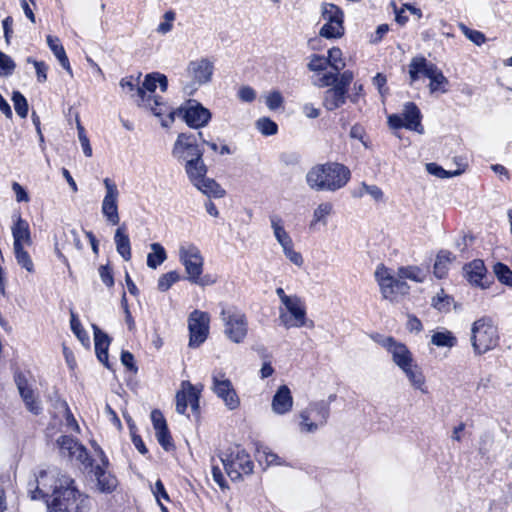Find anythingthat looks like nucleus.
Wrapping results in <instances>:
<instances>
[{"instance_id":"18","label":"nucleus","mask_w":512,"mask_h":512,"mask_svg":"<svg viewBox=\"0 0 512 512\" xmlns=\"http://www.w3.org/2000/svg\"><path fill=\"white\" fill-rule=\"evenodd\" d=\"M14 381L18 388L19 394L25 403L26 408L34 415H39L42 408L34 397V391L29 386L26 376L22 372H16Z\"/></svg>"},{"instance_id":"44","label":"nucleus","mask_w":512,"mask_h":512,"mask_svg":"<svg viewBox=\"0 0 512 512\" xmlns=\"http://www.w3.org/2000/svg\"><path fill=\"white\" fill-rule=\"evenodd\" d=\"M326 60L334 71L340 72L345 67V62L342 59V51L338 47H332L328 50Z\"/></svg>"},{"instance_id":"62","label":"nucleus","mask_w":512,"mask_h":512,"mask_svg":"<svg viewBox=\"0 0 512 512\" xmlns=\"http://www.w3.org/2000/svg\"><path fill=\"white\" fill-rule=\"evenodd\" d=\"M175 20V12L169 10L164 14V21L161 22L157 27V32L160 34H166L172 30V22Z\"/></svg>"},{"instance_id":"46","label":"nucleus","mask_w":512,"mask_h":512,"mask_svg":"<svg viewBox=\"0 0 512 512\" xmlns=\"http://www.w3.org/2000/svg\"><path fill=\"white\" fill-rule=\"evenodd\" d=\"M181 276L177 271H170L161 275L158 279L157 288L161 292L168 291L172 285L180 281Z\"/></svg>"},{"instance_id":"57","label":"nucleus","mask_w":512,"mask_h":512,"mask_svg":"<svg viewBox=\"0 0 512 512\" xmlns=\"http://www.w3.org/2000/svg\"><path fill=\"white\" fill-rule=\"evenodd\" d=\"M28 63H32L36 70L37 81L44 83L47 80L48 65L44 61H38L32 57L27 58Z\"/></svg>"},{"instance_id":"28","label":"nucleus","mask_w":512,"mask_h":512,"mask_svg":"<svg viewBox=\"0 0 512 512\" xmlns=\"http://www.w3.org/2000/svg\"><path fill=\"white\" fill-rule=\"evenodd\" d=\"M157 75L158 72H152L145 76L142 86L136 89V103L151 101V98L154 96L153 93L157 88Z\"/></svg>"},{"instance_id":"51","label":"nucleus","mask_w":512,"mask_h":512,"mask_svg":"<svg viewBox=\"0 0 512 512\" xmlns=\"http://www.w3.org/2000/svg\"><path fill=\"white\" fill-rule=\"evenodd\" d=\"M459 28L462 33L475 45L481 46L483 43H485L486 36L481 31L470 29L463 23L459 24Z\"/></svg>"},{"instance_id":"12","label":"nucleus","mask_w":512,"mask_h":512,"mask_svg":"<svg viewBox=\"0 0 512 512\" xmlns=\"http://www.w3.org/2000/svg\"><path fill=\"white\" fill-rule=\"evenodd\" d=\"M187 75L192 78L193 84L186 85L184 92L192 94L196 88L194 84L199 86L208 84L212 80L214 73V63L206 57L190 61L187 66Z\"/></svg>"},{"instance_id":"64","label":"nucleus","mask_w":512,"mask_h":512,"mask_svg":"<svg viewBox=\"0 0 512 512\" xmlns=\"http://www.w3.org/2000/svg\"><path fill=\"white\" fill-rule=\"evenodd\" d=\"M121 363L126 367V369L134 374L138 372V367L135 363L134 355L126 350L121 352Z\"/></svg>"},{"instance_id":"54","label":"nucleus","mask_w":512,"mask_h":512,"mask_svg":"<svg viewBox=\"0 0 512 512\" xmlns=\"http://www.w3.org/2000/svg\"><path fill=\"white\" fill-rule=\"evenodd\" d=\"M333 206L330 202H324L318 205L313 212L311 226L317 222L325 221V218L332 212Z\"/></svg>"},{"instance_id":"45","label":"nucleus","mask_w":512,"mask_h":512,"mask_svg":"<svg viewBox=\"0 0 512 512\" xmlns=\"http://www.w3.org/2000/svg\"><path fill=\"white\" fill-rule=\"evenodd\" d=\"M70 326L73 333L76 335V337L80 340V342L85 345L89 346L90 344V338L85 329L82 327V324L76 314L73 312L71 313V319H70Z\"/></svg>"},{"instance_id":"22","label":"nucleus","mask_w":512,"mask_h":512,"mask_svg":"<svg viewBox=\"0 0 512 512\" xmlns=\"http://www.w3.org/2000/svg\"><path fill=\"white\" fill-rule=\"evenodd\" d=\"M94 332V344L95 352L98 360L105 365L108 369H111V365L108 360V349L111 342L110 337L103 332L97 325H92Z\"/></svg>"},{"instance_id":"47","label":"nucleus","mask_w":512,"mask_h":512,"mask_svg":"<svg viewBox=\"0 0 512 512\" xmlns=\"http://www.w3.org/2000/svg\"><path fill=\"white\" fill-rule=\"evenodd\" d=\"M364 194L370 195L375 201H381L384 197L383 191L377 185H368L362 182L361 188L352 193L353 197H362Z\"/></svg>"},{"instance_id":"35","label":"nucleus","mask_w":512,"mask_h":512,"mask_svg":"<svg viewBox=\"0 0 512 512\" xmlns=\"http://www.w3.org/2000/svg\"><path fill=\"white\" fill-rule=\"evenodd\" d=\"M150 247L152 252L147 255V266L156 269L167 259V253L160 243H152Z\"/></svg>"},{"instance_id":"26","label":"nucleus","mask_w":512,"mask_h":512,"mask_svg":"<svg viewBox=\"0 0 512 512\" xmlns=\"http://www.w3.org/2000/svg\"><path fill=\"white\" fill-rule=\"evenodd\" d=\"M12 235L14 246H22L23 244L31 245L32 243L29 224L20 215L12 226Z\"/></svg>"},{"instance_id":"17","label":"nucleus","mask_w":512,"mask_h":512,"mask_svg":"<svg viewBox=\"0 0 512 512\" xmlns=\"http://www.w3.org/2000/svg\"><path fill=\"white\" fill-rule=\"evenodd\" d=\"M392 356V360L400 369H404L414 362L413 355L408 347L398 342L394 337L389 336L378 342Z\"/></svg>"},{"instance_id":"34","label":"nucleus","mask_w":512,"mask_h":512,"mask_svg":"<svg viewBox=\"0 0 512 512\" xmlns=\"http://www.w3.org/2000/svg\"><path fill=\"white\" fill-rule=\"evenodd\" d=\"M456 336L447 329L436 331L431 337V343L437 347L452 348L457 345Z\"/></svg>"},{"instance_id":"38","label":"nucleus","mask_w":512,"mask_h":512,"mask_svg":"<svg viewBox=\"0 0 512 512\" xmlns=\"http://www.w3.org/2000/svg\"><path fill=\"white\" fill-rule=\"evenodd\" d=\"M398 276L418 283L424 282L426 274L417 266H402L398 269Z\"/></svg>"},{"instance_id":"8","label":"nucleus","mask_w":512,"mask_h":512,"mask_svg":"<svg viewBox=\"0 0 512 512\" xmlns=\"http://www.w3.org/2000/svg\"><path fill=\"white\" fill-rule=\"evenodd\" d=\"M330 408L329 403L324 400L310 403L300 413V429L302 432L313 433L319 427L324 426L329 418Z\"/></svg>"},{"instance_id":"30","label":"nucleus","mask_w":512,"mask_h":512,"mask_svg":"<svg viewBox=\"0 0 512 512\" xmlns=\"http://www.w3.org/2000/svg\"><path fill=\"white\" fill-rule=\"evenodd\" d=\"M137 105L139 107H143L145 109L150 110L157 117H161L165 114H168L169 120L171 122L174 120V115L177 113V110H169V107L166 105V103L163 102L161 96H153L151 98V101L138 102Z\"/></svg>"},{"instance_id":"36","label":"nucleus","mask_w":512,"mask_h":512,"mask_svg":"<svg viewBox=\"0 0 512 512\" xmlns=\"http://www.w3.org/2000/svg\"><path fill=\"white\" fill-rule=\"evenodd\" d=\"M322 17L326 23L343 24L344 13L337 5L325 3L322 9Z\"/></svg>"},{"instance_id":"40","label":"nucleus","mask_w":512,"mask_h":512,"mask_svg":"<svg viewBox=\"0 0 512 512\" xmlns=\"http://www.w3.org/2000/svg\"><path fill=\"white\" fill-rule=\"evenodd\" d=\"M343 24L325 23L320 29V36L326 39H337L344 35Z\"/></svg>"},{"instance_id":"58","label":"nucleus","mask_w":512,"mask_h":512,"mask_svg":"<svg viewBox=\"0 0 512 512\" xmlns=\"http://www.w3.org/2000/svg\"><path fill=\"white\" fill-rule=\"evenodd\" d=\"M140 75L135 79L133 76H127L120 80V87L127 92L132 93L131 97L136 98V89L139 86Z\"/></svg>"},{"instance_id":"50","label":"nucleus","mask_w":512,"mask_h":512,"mask_svg":"<svg viewBox=\"0 0 512 512\" xmlns=\"http://www.w3.org/2000/svg\"><path fill=\"white\" fill-rule=\"evenodd\" d=\"M190 382H187V390L178 391L176 394V411L179 414H186L188 404L190 402Z\"/></svg>"},{"instance_id":"25","label":"nucleus","mask_w":512,"mask_h":512,"mask_svg":"<svg viewBox=\"0 0 512 512\" xmlns=\"http://www.w3.org/2000/svg\"><path fill=\"white\" fill-rule=\"evenodd\" d=\"M114 242L116 245V251L125 260L129 261L132 257L131 253V242L127 233V228L123 224L119 226L114 235Z\"/></svg>"},{"instance_id":"10","label":"nucleus","mask_w":512,"mask_h":512,"mask_svg":"<svg viewBox=\"0 0 512 512\" xmlns=\"http://www.w3.org/2000/svg\"><path fill=\"white\" fill-rule=\"evenodd\" d=\"M210 316L207 312L194 310L188 317L189 347L198 348L209 335Z\"/></svg>"},{"instance_id":"14","label":"nucleus","mask_w":512,"mask_h":512,"mask_svg":"<svg viewBox=\"0 0 512 512\" xmlns=\"http://www.w3.org/2000/svg\"><path fill=\"white\" fill-rule=\"evenodd\" d=\"M211 378V389L216 396L224 402L229 410L237 409L240 405V399L232 385V382L220 371L213 372Z\"/></svg>"},{"instance_id":"1","label":"nucleus","mask_w":512,"mask_h":512,"mask_svg":"<svg viewBox=\"0 0 512 512\" xmlns=\"http://www.w3.org/2000/svg\"><path fill=\"white\" fill-rule=\"evenodd\" d=\"M40 482L30 490L32 500L42 499L51 512H89V498L75 486L70 476L59 470L41 471Z\"/></svg>"},{"instance_id":"23","label":"nucleus","mask_w":512,"mask_h":512,"mask_svg":"<svg viewBox=\"0 0 512 512\" xmlns=\"http://www.w3.org/2000/svg\"><path fill=\"white\" fill-rule=\"evenodd\" d=\"M401 116L406 124V129L423 133L424 128L421 123L422 114L414 102H407L404 104Z\"/></svg>"},{"instance_id":"49","label":"nucleus","mask_w":512,"mask_h":512,"mask_svg":"<svg viewBox=\"0 0 512 512\" xmlns=\"http://www.w3.org/2000/svg\"><path fill=\"white\" fill-rule=\"evenodd\" d=\"M12 101L16 113L21 117L25 118L28 114V102L24 95L19 91H14L12 94Z\"/></svg>"},{"instance_id":"33","label":"nucleus","mask_w":512,"mask_h":512,"mask_svg":"<svg viewBox=\"0 0 512 512\" xmlns=\"http://www.w3.org/2000/svg\"><path fill=\"white\" fill-rule=\"evenodd\" d=\"M271 228L273 229V234L277 240V242L281 245V247H285L291 243L293 240L288 232L285 230L283 225V220L280 216L273 214L270 215Z\"/></svg>"},{"instance_id":"41","label":"nucleus","mask_w":512,"mask_h":512,"mask_svg":"<svg viewBox=\"0 0 512 512\" xmlns=\"http://www.w3.org/2000/svg\"><path fill=\"white\" fill-rule=\"evenodd\" d=\"M493 272L499 282L506 286L512 287V270L508 267V265L502 262H497L493 266Z\"/></svg>"},{"instance_id":"39","label":"nucleus","mask_w":512,"mask_h":512,"mask_svg":"<svg viewBox=\"0 0 512 512\" xmlns=\"http://www.w3.org/2000/svg\"><path fill=\"white\" fill-rule=\"evenodd\" d=\"M453 302V297L446 294L443 289L432 298V306L442 313L449 312Z\"/></svg>"},{"instance_id":"55","label":"nucleus","mask_w":512,"mask_h":512,"mask_svg":"<svg viewBox=\"0 0 512 512\" xmlns=\"http://www.w3.org/2000/svg\"><path fill=\"white\" fill-rule=\"evenodd\" d=\"M98 272H99L101 281L107 288H111L114 286L115 281H114L113 269L109 263H107L105 265H101L98 269Z\"/></svg>"},{"instance_id":"15","label":"nucleus","mask_w":512,"mask_h":512,"mask_svg":"<svg viewBox=\"0 0 512 512\" xmlns=\"http://www.w3.org/2000/svg\"><path fill=\"white\" fill-rule=\"evenodd\" d=\"M465 279L474 287L489 288L493 283V277L488 275L485 263L481 259H474L463 266Z\"/></svg>"},{"instance_id":"13","label":"nucleus","mask_w":512,"mask_h":512,"mask_svg":"<svg viewBox=\"0 0 512 512\" xmlns=\"http://www.w3.org/2000/svg\"><path fill=\"white\" fill-rule=\"evenodd\" d=\"M179 260L185 268L188 281L197 279V276L202 275L204 259L196 245L192 243L181 245Z\"/></svg>"},{"instance_id":"53","label":"nucleus","mask_w":512,"mask_h":512,"mask_svg":"<svg viewBox=\"0 0 512 512\" xmlns=\"http://www.w3.org/2000/svg\"><path fill=\"white\" fill-rule=\"evenodd\" d=\"M155 432L158 443L165 451H171L175 448L168 427Z\"/></svg>"},{"instance_id":"32","label":"nucleus","mask_w":512,"mask_h":512,"mask_svg":"<svg viewBox=\"0 0 512 512\" xmlns=\"http://www.w3.org/2000/svg\"><path fill=\"white\" fill-rule=\"evenodd\" d=\"M194 186L208 197L222 198L226 191L212 178L203 177Z\"/></svg>"},{"instance_id":"24","label":"nucleus","mask_w":512,"mask_h":512,"mask_svg":"<svg viewBox=\"0 0 512 512\" xmlns=\"http://www.w3.org/2000/svg\"><path fill=\"white\" fill-rule=\"evenodd\" d=\"M348 98V92L337 86L327 89L323 95V106L328 111H334L342 107Z\"/></svg>"},{"instance_id":"61","label":"nucleus","mask_w":512,"mask_h":512,"mask_svg":"<svg viewBox=\"0 0 512 512\" xmlns=\"http://www.w3.org/2000/svg\"><path fill=\"white\" fill-rule=\"evenodd\" d=\"M72 458H76L79 462H81L86 468L91 467L93 468L94 460L89 455L87 449L82 444L77 449V453L72 455Z\"/></svg>"},{"instance_id":"42","label":"nucleus","mask_w":512,"mask_h":512,"mask_svg":"<svg viewBox=\"0 0 512 512\" xmlns=\"http://www.w3.org/2000/svg\"><path fill=\"white\" fill-rule=\"evenodd\" d=\"M14 254L17 263L28 272H34V264L33 261L28 254V252L22 246H14Z\"/></svg>"},{"instance_id":"48","label":"nucleus","mask_w":512,"mask_h":512,"mask_svg":"<svg viewBox=\"0 0 512 512\" xmlns=\"http://www.w3.org/2000/svg\"><path fill=\"white\" fill-rule=\"evenodd\" d=\"M426 171L429 174L436 176L437 178H440V179L451 178V177L457 176L461 173L460 170L447 171L442 166H440L434 162L426 164Z\"/></svg>"},{"instance_id":"29","label":"nucleus","mask_w":512,"mask_h":512,"mask_svg":"<svg viewBox=\"0 0 512 512\" xmlns=\"http://www.w3.org/2000/svg\"><path fill=\"white\" fill-rule=\"evenodd\" d=\"M455 256L448 250H440L436 255L433 273L436 278L443 279L448 275L449 266L455 260Z\"/></svg>"},{"instance_id":"11","label":"nucleus","mask_w":512,"mask_h":512,"mask_svg":"<svg viewBox=\"0 0 512 512\" xmlns=\"http://www.w3.org/2000/svg\"><path fill=\"white\" fill-rule=\"evenodd\" d=\"M284 306L286 307L288 313L281 311L279 320L286 329L293 327H314V322L307 319L306 308L299 297L294 296V299L290 301V304Z\"/></svg>"},{"instance_id":"59","label":"nucleus","mask_w":512,"mask_h":512,"mask_svg":"<svg viewBox=\"0 0 512 512\" xmlns=\"http://www.w3.org/2000/svg\"><path fill=\"white\" fill-rule=\"evenodd\" d=\"M47 44L50 50L53 52L54 56L57 58V60L66 54L65 49L58 37L48 35Z\"/></svg>"},{"instance_id":"60","label":"nucleus","mask_w":512,"mask_h":512,"mask_svg":"<svg viewBox=\"0 0 512 512\" xmlns=\"http://www.w3.org/2000/svg\"><path fill=\"white\" fill-rule=\"evenodd\" d=\"M294 244L291 243L285 247H282L283 253L294 265L300 267L303 265V257L302 255L295 251L293 248Z\"/></svg>"},{"instance_id":"5","label":"nucleus","mask_w":512,"mask_h":512,"mask_svg":"<svg viewBox=\"0 0 512 512\" xmlns=\"http://www.w3.org/2000/svg\"><path fill=\"white\" fill-rule=\"evenodd\" d=\"M224 324V333L234 343H242L248 333L246 315L236 306H223L220 312Z\"/></svg>"},{"instance_id":"7","label":"nucleus","mask_w":512,"mask_h":512,"mask_svg":"<svg viewBox=\"0 0 512 512\" xmlns=\"http://www.w3.org/2000/svg\"><path fill=\"white\" fill-rule=\"evenodd\" d=\"M203 133H180L173 145L172 156L180 163L203 157L204 149L200 146Z\"/></svg>"},{"instance_id":"2","label":"nucleus","mask_w":512,"mask_h":512,"mask_svg":"<svg viewBox=\"0 0 512 512\" xmlns=\"http://www.w3.org/2000/svg\"><path fill=\"white\" fill-rule=\"evenodd\" d=\"M351 178L347 166L338 162H326L313 166L306 174L307 185L315 191L335 192L345 187Z\"/></svg>"},{"instance_id":"52","label":"nucleus","mask_w":512,"mask_h":512,"mask_svg":"<svg viewBox=\"0 0 512 512\" xmlns=\"http://www.w3.org/2000/svg\"><path fill=\"white\" fill-rule=\"evenodd\" d=\"M16 68L14 60L4 52L0 51V76H10Z\"/></svg>"},{"instance_id":"21","label":"nucleus","mask_w":512,"mask_h":512,"mask_svg":"<svg viewBox=\"0 0 512 512\" xmlns=\"http://www.w3.org/2000/svg\"><path fill=\"white\" fill-rule=\"evenodd\" d=\"M272 410L278 415H284L291 411L293 397L288 386L281 385L272 398Z\"/></svg>"},{"instance_id":"43","label":"nucleus","mask_w":512,"mask_h":512,"mask_svg":"<svg viewBox=\"0 0 512 512\" xmlns=\"http://www.w3.org/2000/svg\"><path fill=\"white\" fill-rule=\"evenodd\" d=\"M255 126L257 130L264 136H272L277 134L278 125L275 121L270 119L269 117H261L259 118Z\"/></svg>"},{"instance_id":"9","label":"nucleus","mask_w":512,"mask_h":512,"mask_svg":"<svg viewBox=\"0 0 512 512\" xmlns=\"http://www.w3.org/2000/svg\"><path fill=\"white\" fill-rule=\"evenodd\" d=\"M177 114L182 117L188 127L199 129L208 125L212 118L209 109L195 99H188L178 109Z\"/></svg>"},{"instance_id":"63","label":"nucleus","mask_w":512,"mask_h":512,"mask_svg":"<svg viewBox=\"0 0 512 512\" xmlns=\"http://www.w3.org/2000/svg\"><path fill=\"white\" fill-rule=\"evenodd\" d=\"M354 79V73L351 70H345L341 74L338 72V80L335 86L348 92V88Z\"/></svg>"},{"instance_id":"3","label":"nucleus","mask_w":512,"mask_h":512,"mask_svg":"<svg viewBox=\"0 0 512 512\" xmlns=\"http://www.w3.org/2000/svg\"><path fill=\"white\" fill-rule=\"evenodd\" d=\"M498 328L492 317L484 315L475 320L471 326V346L475 355H483L499 344Z\"/></svg>"},{"instance_id":"4","label":"nucleus","mask_w":512,"mask_h":512,"mask_svg":"<svg viewBox=\"0 0 512 512\" xmlns=\"http://www.w3.org/2000/svg\"><path fill=\"white\" fill-rule=\"evenodd\" d=\"M423 75L430 79L429 89L431 93L447 91L448 79L443 72L433 63L429 62L423 56L412 58L409 64V76L411 84L417 81Z\"/></svg>"},{"instance_id":"19","label":"nucleus","mask_w":512,"mask_h":512,"mask_svg":"<svg viewBox=\"0 0 512 512\" xmlns=\"http://www.w3.org/2000/svg\"><path fill=\"white\" fill-rule=\"evenodd\" d=\"M374 275L383 298L393 301L396 296L394 276L391 274L390 270L384 264H380L377 266Z\"/></svg>"},{"instance_id":"56","label":"nucleus","mask_w":512,"mask_h":512,"mask_svg":"<svg viewBox=\"0 0 512 512\" xmlns=\"http://www.w3.org/2000/svg\"><path fill=\"white\" fill-rule=\"evenodd\" d=\"M328 63L325 56L313 54L307 65L308 69L313 72H320L326 70Z\"/></svg>"},{"instance_id":"37","label":"nucleus","mask_w":512,"mask_h":512,"mask_svg":"<svg viewBox=\"0 0 512 512\" xmlns=\"http://www.w3.org/2000/svg\"><path fill=\"white\" fill-rule=\"evenodd\" d=\"M56 442L61 453H67L69 458H72V455L77 453V449L81 445V443H79L74 437L70 435H62L57 439Z\"/></svg>"},{"instance_id":"27","label":"nucleus","mask_w":512,"mask_h":512,"mask_svg":"<svg viewBox=\"0 0 512 512\" xmlns=\"http://www.w3.org/2000/svg\"><path fill=\"white\" fill-rule=\"evenodd\" d=\"M183 164L185 172L193 185L207 174L208 169L203 157L187 160Z\"/></svg>"},{"instance_id":"31","label":"nucleus","mask_w":512,"mask_h":512,"mask_svg":"<svg viewBox=\"0 0 512 512\" xmlns=\"http://www.w3.org/2000/svg\"><path fill=\"white\" fill-rule=\"evenodd\" d=\"M401 370L406 375L414 389L420 390L422 393H428V389L425 385V376L417 364L413 362Z\"/></svg>"},{"instance_id":"16","label":"nucleus","mask_w":512,"mask_h":512,"mask_svg":"<svg viewBox=\"0 0 512 512\" xmlns=\"http://www.w3.org/2000/svg\"><path fill=\"white\" fill-rule=\"evenodd\" d=\"M103 183L106 188V194L102 201V214L111 225H118L120 221L117 203L119 191L116 184L109 178H105Z\"/></svg>"},{"instance_id":"20","label":"nucleus","mask_w":512,"mask_h":512,"mask_svg":"<svg viewBox=\"0 0 512 512\" xmlns=\"http://www.w3.org/2000/svg\"><path fill=\"white\" fill-rule=\"evenodd\" d=\"M95 479L97 489L101 493L110 494L118 486V479L116 476L108 470H105L103 466H94L91 470Z\"/></svg>"},{"instance_id":"6","label":"nucleus","mask_w":512,"mask_h":512,"mask_svg":"<svg viewBox=\"0 0 512 512\" xmlns=\"http://www.w3.org/2000/svg\"><path fill=\"white\" fill-rule=\"evenodd\" d=\"M227 475L232 481L239 480L242 474H251L254 464L245 450L235 447L228 449L220 456Z\"/></svg>"}]
</instances>
